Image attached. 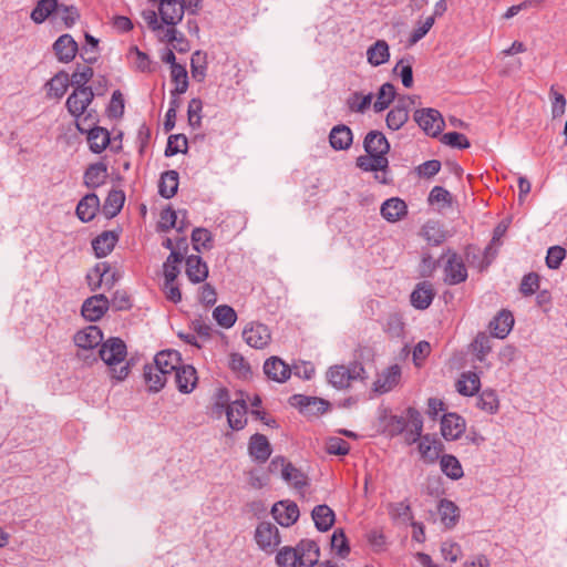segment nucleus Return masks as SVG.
I'll return each instance as SVG.
<instances>
[{"label":"nucleus","instance_id":"obj_18","mask_svg":"<svg viewBox=\"0 0 567 567\" xmlns=\"http://www.w3.org/2000/svg\"><path fill=\"white\" fill-rule=\"evenodd\" d=\"M297 553L300 557V567H313L320 558V548L312 539H302L297 545Z\"/></svg>","mask_w":567,"mask_h":567},{"label":"nucleus","instance_id":"obj_31","mask_svg":"<svg viewBox=\"0 0 567 567\" xmlns=\"http://www.w3.org/2000/svg\"><path fill=\"white\" fill-rule=\"evenodd\" d=\"M118 236L114 231H103L92 241V248L96 257L107 256L115 247Z\"/></svg>","mask_w":567,"mask_h":567},{"label":"nucleus","instance_id":"obj_13","mask_svg":"<svg viewBox=\"0 0 567 567\" xmlns=\"http://www.w3.org/2000/svg\"><path fill=\"white\" fill-rule=\"evenodd\" d=\"M465 431V421L455 413L444 414L441 420V433L447 441L457 440Z\"/></svg>","mask_w":567,"mask_h":567},{"label":"nucleus","instance_id":"obj_29","mask_svg":"<svg viewBox=\"0 0 567 567\" xmlns=\"http://www.w3.org/2000/svg\"><path fill=\"white\" fill-rule=\"evenodd\" d=\"M352 131L344 124L332 127L329 134L330 145L336 151L348 150L352 144Z\"/></svg>","mask_w":567,"mask_h":567},{"label":"nucleus","instance_id":"obj_10","mask_svg":"<svg viewBox=\"0 0 567 567\" xmlns=\"http://www.w3.org/2000/svg\"><path fill=\"white\" fill-rule=\"evenodd\" d=\"M444 281L449 285H457L466 280V267L461 256H458L456 252H449L444 267Z\"/></svg>","mask_w":567,"mask_h":567},{"label":"nucleus","instance_id":"obj_14","mask_svg":"<svg viewBox=\"0 0 567 567\" xmlns=\"http://www.w3.org/2000/svg\"><path fill=\"white\" fill-rule=\"evenodd\" d=\"M363 147L369 155L386 156L390 143L382 132L370 131L363 140Z\"/></svg>","mask_w":567,"mask_h":567},{"label":"nucleus","instance_id":"obj_26","mask_svg":"<svg viewBox=\"0 0 567 567\" xmlns=\"http://www.w3.org/2000/svg\"><path fill=\"white\" fill-rule=\"evenodd\" d=\"M176 386L182 393H190L197 383L196 370L192 365H182L174 373Z\"/></svg>","mask_w":567,"mask_h":567},{"label":"nucleus","instance_id":"obj_55","mask_svg":"<svg viewBox=\"0 0 567 567\" xmlns=\"http://www.w3.org/2000/svg\"><path fill=\"white\" fill-rule=\"evenodd\" d=\"M94 71L91 66L78 68L70 78L74 89H92L86 83L93 78Z\"/></svg>","mask_w":567,"mask_h":567},{"label":"nucleus","instance_id":"obj_35","mask_svg":"<svg viewBox=\"0 0 567 567\" xmlns=\"http://www.w3.org/2000/svg\"><path fill=\"white\" fill-rule=\"evenodd\" d=\"M440 519L446 528H453L460 518V509L450 499H441L437 506Z\"/></svg>","mask_w":567,"mask_h":567},{"label":"nucleus","instance_id":"obj_33","mask_svg":"<svg viewBox=\"0 0 567 567\" xmlns=\"http://www.w3.org/2000/svg\"><path fill=\"white\" fill-rule=\"evenodd\" d=\"M355 165L363 172L385 173L389 167V159L386 156H375L367 153V155L357 157Z\"/></svg>","mask_w":567,"mask_h":567},{"label":"nucleus","instance_id":"obj_36","mask_svg":"<svg viewBox=\"0 0 567 567\" xmlns=\"http://www.w3.org/2000/svg\"><path fill=\"white\" fill-rule=\"evenodd\" d=\"M144 380L151 392L161 391L166 381L167 377L159 368L154 364H147L144 367Z\"/></svg>","mask_w":567,"mask_h":567},{"label":"nucleus","instance_id":"obj_50","mask_svg":"<svg viewBox=\"0 0 567 567\" xmlns=\"http://www.w3.org/2000/svg\"><path fill=\"white\" fill-rule=\"evenodd\" d=\"M281 477L296 488H302L307 485L306 475L300 470L296 468L290 462L285 468H282Z\"/></svg>","mask_w":567,"mask_h":567},{"label":"nucleus","instance_id":"obj_34","mask_svg":"<svg viewBox=\"0 0 567 567\" xmlns=\"http://www.w3.org/2000/svg\"><path fill=\"white\" fill-rule=\"evenodd\" d=\"M390 59V48L385 40H378L367 50V60L372 66L386 63Z\"/></svg>","mask_w":567,"mask_h":567},{"label":"nucleus","instance_id":"obj_63","mask_svg":"<svg viewBox=\"0 0 567 567\" xmlns=\"http://www.w3.org/2000/svg\"><path fill=\"white\" fill-rule=\"evenodd\" d=\"M55 13L64 22L66 28H71L80 18L79 11L75 7L62 3H60L59 10H56Z\"/></svg>","mask_w":567,"mask_h":567},{"label":"nucleus","instance_id":"obj_45","mask_svg":"<svg viewBox=\"0 0 567 567\" xmlns=\"http://www.w3.org/2000/svg\"><path fill=\"white\" fill-rule=\"evenodd\" d=\"M58 0H39L35 8L31 12V19L35 23L44 22L52 13L59 10Z\"/></svg>","mask_w":567,"mask_h":567},{"label":"nucleus","instance_id":"obj_17","mask_svg":"<svg viewBox=\"0 0 567 567\" xmlns=\"http://www.w3.org/2000/svg\"><path fill=\"white\" fill-rule=\"evenodd\" d=\"M265 374L272 381L282 383L291 375V369L280 358L271 357L264 363Z\"/></svg>","mask_w":567,"mask_h":567},{"label":"nucleus","instance_id":"obj_7","mask_svg":"<svg viewBox=\"0 0 567 567\" xmlns=\"http://www.w3.org/2000/svg\"><path fill=\"white\" fill-rule=\"evenodd\" d=\"M243 338L251 348L264 349L270 343L271 333L266 324L251 322L245 327Z\"/></svg>","mask_w":567,"mask_h":567},{"label":"nucleus","instance_id":"obj_3","mask_svg":"<svg viewBox=\"0 0 567 567\" xmlns=\"http://www.w3.org/2000/svg\"><path fill=\"white\" fill-rule=\"evenodd\" d=\"M365 371L361 363L353 362L350 365H334L327 372L329 383L336 389H346L354 380H363Z\"/></svg>","mask_w":567,"mask_h":567},{"label":"nucleus","instance_id":"obj_64","mask_svg":"<svg viewBox=\"0 0 567 567\" xmlns=\"http://www.w3.org/2000/svg\"><path fill=\"white\" fill-rule=\"evenodd\" d=\"M566 257V250L561 246H553L546 256V266L549 269H558Z\"/></svg>","mask_w":567,"mask_h":567},{"label":"nucleus","instance_id":"obj_42","mask_svg":"<svg viewBox=\"0 0 567 567\" xmlns=\"http://www.w3.org/2000/svg\"><path fill=\"white\" fill-rule=\"evenodd\" d=\"M178 189V173L176 171L164 172L158 184V193L164 198H172Z\"/></svg>","mask_w":567,"mask_h":567},{"label":"nucleus","instance_id":"obj_30","mask_svg":"<svg viewBox=\"0 0 567 567\" xmlns=\"http://www.w3.org/2000/svg\"><path fill=\"white\" fill-rule=\"evenodd\" d=\"M514 324V317L511 311L502 310L489 322L492 334L496 338L504 339L511 332Z\"/></svg>","mask_w":567,"mask_h":567},{"label":"nucleus","instance_id":"obj_8","mask_svg":"<svg viewBox=\"0 0 567 567\" xmlns=\"http://www.w3.org/2000/svg\"><path fill=\"white\" fill-rule=\"evenodd\" d=\"M255 539L260 549L272 551L280 544L279 530L274 524L262 522L256 528Z\"/></svg>","mask_w":567,"mask_h":567},{"label":"nucleus","instance_id":"obj_5","mask_svg":"<svg viewBox=\"0 0 567 567\" xmlns=\"http://www.w3.org/2000/svg\"><path fill=\"white\" fill-rule=\"evenodd\" d=\"M414 120L419 126L431 136H437L444 128V120L441 113L434 109H423L414 113Z\"/></svg>","mask_w":567,"mask_h":567},{"label":"nucleus","instance_id":"obj_47","mask_svg":"<svg viewBox=\"0 0 567 567\" xmlns=\"http://www.w3.org/2000/svg\"><path fill=\"white\" fill-rule=\"evenodd\" d=\"M276 563L279 567H300V557L297 553V546H285L280 548L276 556Z\"/></svg>","mask_w":567,"mask_h":567},{"label":"nucleus","instance_id":"obj_44","mask_svg":"<svg viewBox=\"0 0 567 567\" xmlns=\"http://www.w3.org/2000/svg\"><path fill=\"white\" fill-rule=\"evenodd\" d=\"M441 471L451 480L463 477L464 472L460 461L452 454H444L440 458Z\"/></svg>","mask_w":567,"mask_h":567},{"label":"nucleus","instance_id":"obj_25","mask_svg":"<svg viewBox=\"0 0 567 567\" xmlns=\"http://www.w3.org/2000/svg\"><path fill=\"white\" fill-rule=\"evenodd\" d=\"M181 361L182 359L177 351L164 350L155 355L154 365L169 377L181 367Z\"/></svg>","mask_w":567,"mask_h":567},{"label":"nucleus","instance_id":"obj_24","mask_svg":"<svg viewBox=\"0 0 567 567\" xmlns=\"http://www.w3.org/2000/svg\"><path fill=\"white\" fill-rule=\"evenodd\" d=\"M248 450L250 456L259 463L266 462L271 454V446L268 439L259 433L250 437Z\"/></svg>","mask_w":567,"mask_h":567},{"label":"nucleus","instance_id":"obj_19","mask_svg":"<svg viewBox=\"0 0 567 567\" xmlns=\"http://www.w3.org/2000/svg\"><path fill=\"white\" fill-rule=\"evenodd\" d=\"M292 405L299 406L300 411L307 414H322L328 410L329 403L319 398L293 395Z\"/></svg>","mask_w":567,"mask_h":567},{"label":"nucleus","instance_id":"obj_54","mask_svg":"<svg viewBox=\"0 0 567 567\" xmlns=\"http://www.w3.org/2000/svg\"><path fill=\"white\" fill-rule=\"evenodd\" d=\"M172 80L176 84L173 94H183L188 87V78L186 69L181 64H174L171 70Z\"/></svg>","mask_w":567,"mask_h":567},{"label":"nucleus","instance_id":"obj_41","mask_svg":"<svg viewBox=\"0 0 567 567\" xmlns=\"http://www.w3.org/2000/svg\"><path fill=\"white\" fill-rule=\"evenodd\" d=\"M124 202V192L120 189H112L103 204V214L107 218L115 217L123 208Z\"/></svg>","mask_w":567,"mask_h":567},{"label":"nucleus","instance_id":"obj_51","mask_svg":"<svg viewBox=\"0 0 567 567\" xmlns=\"http://www.w3.org/2000/svg\"><path fill=\"white\" fill-rule=\"evenodd\" d=\"M373 95L371 93L362 95L359 92H354L347 99V105L351 112L364 113L371 105Z\"/></svg>","mask_w":567,"mask_h":567},{"label":"nucleus","instance_id":"obj_39","mask_svg":"<svg viewBox=\"0 0 567 567\" xmlns=\"http://www.w3.org/2000/svg\"><path fill=\"white\" fill-rule=\"evenodd\" d=\"M71 84L70 76L65 71L58 72L48 83V95L54 99H61Z\"/></svg>","mask_w":567,"mask_h":567},{"label":"nucleus","instance_id":"obj_49","mask_svg":"<svg viewBox=\"0 0 567 567\" xmlns=\"http://www.w3.org/2000/svg\"><path fill=\"white\" fill-rule=\"evenodd\" d=\"M412 62L413 56L411 55L402 58L393 69V72L400 75L402 84L405 87H411L413 85Z\"/></svg>","mask_w":567,"mask_h":567},{"label":"nucleus","instance_id":"obj_57","mask_svg":"<svg viewBox=\"0 0 567 567\" xmlns=\"http://www.w3.org/2000/svg\"><path fill=\"white\" fill-rule=\"evenodd\" d=\"M187 150V138L183 134L171 135L167 141L165 156H174L177 153H184Z\"/></svg>","mask_w":567,"mask_h":567},{"label":"nucleus","instance_id":"obj_1","mask_svg":"<svg viewBox=\"0 0 567 567\" xmlns=\"http://www.w3.org/2000/svg\"><path fill=\"white\" fill-rule=\"evenodd\" d=\"M100 358L111 368L112 378L117 381L124 380L128 373V364L121 365L117 370L115 365L121 364L126 357V344L120 338H110L101 343L99 351Z\"/></svg>","mask_w":567,"mask_h":567},{"label":"nucleus","instance_id":"obj_60","mask_svg":"<svg viewBox=\"0 0 567 567\" xmlns=\"http://www.w3.org/2000/svg\"><path fill=\"white\" fill-rule=\"evenodd\" d=\"M331 548L336 550L340 557H346L350 553V547L342 529L333 532L331 536Z\"/></svg>","mask_w":567,"mask_h":567},{"label":"nucleus","instance_id":"obj_23","mask_svg":"<svg viewBox=\"0 0 567 567\" xmlns=\"http://www.w3.org/2000/svg\"><path fill=\"white\" fill-rule=\"evenodd\" d=\"M408 426L404 431V440L408 444H413L421 439L423 430V420L420 412L414 408L406 410Z\"/></svg>","mask_w":567,"mask_h":567},{"label":"nucleus","instance_id":"obj_9","mask_svg":"<svg viewBox=\"0 0 567 567\" xmlns=\"http://www.w3.org/2000/svg\"><path fill=\"white\" fill-rule=\"evenodd\" d=\"M110 308V300L105 295H94L84 300L81 313L87 321L100 320Z\"/></svg>","mask_w":567,"mask_h":567},{"label":"nucleus","instance_id":"obj_38","mask_svg":"<svg viewBox=\"0 0 567 567\" xmlns=\"http://www.w3.org/2000/svg\"><path fill=\"white\" fill-rule=\"evenodd\" d=\"M107 167L103 163L90 165L84 173V184L90 188H97L103 185L106 179Z\"/></svg>","mask_w":567,"mask_h":567},{"label":"nucleus","instance_id":"obj_61","mask_svg":"<svg viewBox=\"0 0 567 567\" xmlns=\"http://www.w3.org/2000/svg\"><path fill=\"white\" fill-rule=\"evenodd\" d=\"M434 16L427 17L424 21L420 22L417 27L412 31L409 38V44L414 45L417 43L426 33L431 30L434 24Z\"/></svg>","mask_w":567,"mask_h":567},{"label":"nucleus","instance_id":"obj_4","mask_svg":"<svg viewBox=\"0 0 567 567\" xmlns=\"http://www.w3.org/2000/svg\"><path fill=\"white\" fill-rule=\"evenodd\" d=\"M94 93L92 89H74L65 102L69 113L75 117L76 122L85 115L87 106L92 103Z\"/></svg>","mask_w":567,"mask_h":567},{"label":"nucleus","instance_id":"obj_20","mask_svg":"<svg viewBox=\"0 0 567 567\" xmlns=\"http://www.w3.org/2000/svg\"><path fill=\"white\" fill-rule=\"evenodd\" d=\"M435 296L433 286L429 281L416 285L411 293V303L414 308L425 310L430 307Z\"/></svg>","mask_w":567,"mask_h":567},{"label":"nucleus","instance_id":"obj_6","mask_svg":"<svg viewBox=\"0 0 567 567\" xmlns=\"http://www.w3.org/2000/svg\"><path fill=\"white\" fill-rule=\"evenodd\" d=\"M111 266L107 262H99L87 272L86 280L92 291L99 289L103 284L111 289L118 280L116 272L110 274Z\"/></svg>","mask_w":567,"mask_h":567},{"label":"nucleus","instance_id":"obj_58","mask_svg":"<svg viewBox=\"0 0 567 567\" xmlns=\"http://www.w3.org/2000/svg\"><path fill=\"white\" fill-rule=\"evenodd\" d=\"M549 95L551 100V116L554 118L561 117L566 111L567 102L565 96L557 92L554 85L550 86Z\"/></svg>","mask_w":567,"mask_h":567},{"label":"nucleus","instance_id":"obj_22","mask_svg":"<svg viewBox=\"0 0 567 567\" xmlns=\"http://www.w3.org/2000/svg\"><path fill=\"white\" fill-rule=\"evenodd\" d=\"M186 275L193 284L205 281L208 277V266L198 255L186 258Z\"/></svg>","mask_w":567,"mask_h":567},{"label":"nucleus","instance_id":"obj_11","mask_svg":"<svg viewBox=\"0 0 567 567\" xmlns=\"http://www.w3.org/2000/svg\"><path fill=\"white\" fill-rule=\"evenodd\" d=\"M271 514L278 524L289 527L297 522L299 508L293 502L280 501L272 506Z\"/></svg>","mask_w":567,"mask_h":567},{"label":"nucleus","instance_id":"obj_59","mask_svg":"<svg viewBox=\"0 0 567 567\" xmlns=\"http://www.w3.org/2000/svg\"><path fill=\"white\" fill-rule=\"evenodd\" d=\"M441 142L453 148H467L470 147V141L467 137L458 132H449L442 135Z\"/></svg>","mask_w":567,"mask_h":567},{"label":"nucleus","instance_id":"obj_48","mask_svg":"<svg viewBox=\"0 0 567 567\" xmlns=\"http://www.w3.org/2000/svg\"><path fill=\"white\" fill-rule=\"evenodd\" d=\"M213 317L225 329L231 328L237 320L235 310L227 305L216 307L213 311Z\"/></svg>","mask_w":567,"mask_h":567},{"label":"nucleus","instance_id":"obj_43","mask_svg":"<svg viewBox=\"0 0 567 567\" xmlns=\"http://www.w3.org/2000/svg\"><path fill=\"white\" fill-rule=\"evenodd\" d=\"M442 444L430 435L420 439L419 452L425 462L433 463L439 458Z\"/></svg>","mask_w":567,"mask_h":567},{"label":"nucleus","instance_id":"obj_15","mask_svg":"<svg viewBox=\"0 0 567 567\" xmlns=\"http://www.w3.org/2000/svg\"><path fill=\"white\" fill-rule=\"evenodd\" d=\"M246 414V401L243 398L234 400L226 411L228 425L235 431L243 430L247 424Z\"/></svg>","mask_w":567,"mask_h":567},{"label":"nucleus","instance_id":"obj_56","mask_svg":"<svg viewBox=\"0 0 567 567\" xmlns=\"http://www.w3.org/2000/svg\"><path fill=\"white\" fill-rule=\"evenodd\" d=\"M190 69L193 78L198 82L203 81L206 75V55L200 51L193 53Z\"/></svg>","mask_w":567,"mask_h":567},{"label":"nucleus","instance_id":"obj_28","mask_svg":"<svg viewBox=\"0 0 567 567\" xmlns=\"http://www.w3.org/2000/svg\"><path fill=\"white\" fill-rule=\"evenodd\" d=\"M100 199L94 193L85 195L76 206V216L83 223L91 221L99 210Z\"/></svg>","mask_w":567,"mask_h":567},{"label":"nucleus","instance_id":"obj_52","mask_svg":"<svg viewBox=\"0 0 567 567\" xmlns=\"http://www.w3.org/2000/svg\"><path fill=\"white\" fill-rule=\"evenodd\" d=\"M477 406L489 414L496 413L499 406L496 392L493 390L483 391L477 400Z\"/></svg>","mask_w":567,"mask_h":567},{"label":"nucleus","instance_id":"obj_40","mask_svg":"<svg viewBox=\"0 0 567 567\" xmlns=\"http://www.w3.org/2000/svg\"><path fill=\"white\" fill-rule=\"evenodd\" d=\"M481 386L480 377L475 372H464L461 374L456 383V389L460 394L472 396L478 392Z\"/></svg>","mask_w":567,"mask_h":567},{"label":"nucleus","instance_id":"obj_21","mask_svg":"<svg viewBox=\"0 0 567 567\" xmlns=\"http://www.w3.org/2000/svg\"><path fill=\"white\" fill-rule=\"evenodd\" d=\"M401 369L398 364L385 369L374 381V391L378 393H386L391 391L400 381Z\"/></svg>","mask_w":567,"mask_h":567},{"label":"nucleus","instance_id":"obj_27","mask_svg":"<svg viewBox=\"0 0 567 567\" xmlns=\"http://www.w3.org/2000/svg\"><path fill=\"white\" fill-rule=\"evenodd\" d=\"M408 214V207L404 200L392 197L386 199L381 206V215L388 221L394 223Z\"/></svg>","mask_w":567,"mask_h":567},{"label":"nucleus","instance_id":"obj_16","mask_svg":"<svg viewBox=\"0 0 567 567\" xmlns=\"http://www.w3.org/2000/svg\"><path fill=\"white\" fill-rule=\"evenodd\" d=\"M54 53L62 63L71 62L79 50L76 41L70 34H62L53 44Z\"/></svg>","mask_w":567,"mask_h":567},{"label":"nucleus","instance_id":"obj_2","mask_svg":"<svg viewBox=\"0 0 567 567\" xmlns=\"http://www.w3.org/2000/svg\"><path fill=\"white\" fill-rule=\"evenodd\" d=\"M95 118L89 112L86 116L78 121L76 127L81 133H87L90 150L95 154H100L110 144V134L107 130L95 126Z\"/></svg>","mask_w":567,"mask_h":567},{"label":"nucleus","instance_id":"obj_12","mask_svg":"<svg viewBox=\"0 0 567 567\" xmlns=\"http://www.w3.org/2000/svg\"><path fill=\"white\" fill-rule=\"evenodd\" d=\"M73 341L75 346L82 350H93L101 346L103 332L96 326H87L74 334Z\"/></svg>","mask_w":567,"mask_h":567},{"label":"nucleus","instance_id":"obj_37","mask_svg":"<svg viewBox=\"0 0 567 567\" xmlns=\"http://www.w3.org/2000/svg\"><path fill=\"white\" fill-rule=\"evenodd\" d=\"M409 120V110L403 100H400L399 103L388 113L386 115V126L392 131L400 130Z\"/></svg>","mask_w":567,"mask_h":567},{"label":"nucleus","instance_id":"obj_53","mask_svg":"<svg viewBox=\"0 0 567 567\" xmlns=\"http://www.w3.org/2000/svg\"><path fill=\"white\" fill-rule=\"evenodd\" d=\"M193 248L200 252L203 249H210L213 247L212 234L206 228H195L192 233Z\"/></svg>","mask_w":567,"mask_h":567},{"label":"nucleus","instance_id":"obj_62","mask_svg":"<svg viewBox=\"0 0 567 567\" xmlns=\"http://www.w3.org/2000/svg\"><path fill=\"white\" fill-rule=\"evenodd\" d=\"M203 103L200 99H192L188 103L187 115L188 123L192 127L197 128L202 123V112Z\"/></svg>","mask_w":567,"mask_h":567},{"label":"nucleus","instance_id":"obj_46","mask_svg":"<svg viewBox=\"0 0 567 567\" xmlns=\"http://www.w3.org/2000/svg\"><path fill=\"white\" fill-rule=\"evenodd\" d=\"M395 97V87L391 83H384L381 85L378 94L377 101L373 104V109L377 113L384 111L389 107L392 101Z\"/></svg>","mask_w":567,"mask_h":567},{"label":"nucleus","instance_id":"obj_32","mask_svg":"<svg viewBox=\"0 0 567 567\" xmlns=\"http://www.w3.org/2000/svg\"><path fill=\"white\" fill-rule=\"evenodd\" d=\"M315 526L320 532L329 530L336 519L334 512L328 505H317L311 512Z\"/></svg>","mask_w":567,"mask_h":567}]
</instances>
